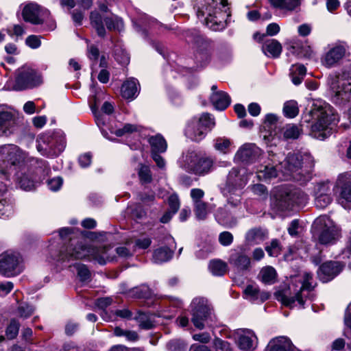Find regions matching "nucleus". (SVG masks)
I'll use <instances>...</instances> for the list:
<instances>
[{
  "instance_id": "f257e3e1",
  "label": "nucleus",
  "mask_w": 351,
  "mask_h": 351,
  "mask_svg": "<svg viewBox=\"0 0 351 351\" xmlns=\"http://www.w3.org/2000/svg\"><path fill=\"white\" fill-rule=\"evenodd\" d=\"M70 243L60 251L58 261L67 263L69 267L76 269L77 274L81 281H86L90 278V271L85 265L78 263H71L72 261L88 259L95 260L99 264H105L110 259L108 249L105 247H93L88 246L82 241L69 237Z\"/></svg>"
},
{
  "instance_id": "f03ea898",
  "label": "nucleus",
  "mask_w": 351,
  "mask_h": 351,
  "mask_svg": "<svg viewBox=\"0 0 351 351\" xmlns=\"http://www.w3.org/2000/svg\"><path fill=\"white\" fill-rule=\"evenodd\" d=\"M278 165L282 173L280 179L293 180L303 184L312 178L314 160L308 153H289Z\"/></svg>"
},
{
  "instance_id": "7ed1b4c3",
  "label": "nucleus",
  "mask_w": 351,
  "mask_h": 351,
  "mask_svg": "<svg viewBox=\"0 0 351 351\" xmlns=\"http://www.w3.org/2000/svg\"><path fill=\"white\" fill-rule=\"evenodd\" d=\"M304 121H312L310 135L323 141L331 135L335 117L333 109L329 104L322 100H316L313 102L308 115L304 117Z\"/></svg>"
},
{
  "instance_id": "20e7f679",
  "label": "nucleus",
  "mask_w": 351,
  "mask_h": 351,
  "mask_svg": "<svg viewBox=\"0 0 351 351\" xmlns=\"http://www.w3.org/2000/svg\"><path fill=\"white\" fill-rule=\"evenodd\" d=\"M227 0H221L220 7L215 0H208L205 5L199 8L197 16L206 25L213 31L223 29L230 17Z\"/></svg>"
},
{
  "instance_id": "39448f33",
  "label": "nucleus",
  "mask_w": 351,
  "mask_h": 351,
  "mask_svg": "<svg viewBox=\"0 0 351 351\" xmlns=\"http://www.w3.org/2000/svg\"><path fill=\"white\" fill-rule=\"evenodd\" d=\"M315 286L313 276L310 273H304L302 276L293 278L289 285L291 295H282V303L290 308L293 307L295 302L303 306L305 302L304 298L308 296Z\"/></svg>"
},
{
  "instance_id": "423d86ee",
  "label": "nucleus",
  "mask_w": 351,
  "mask_h": 351,
  "mask_svg": "<svg viewBox=\"0 0 351 351\" xmlns=\"http://www.w3.org/2000/svg\"><path fill=\"white\" fill-rule=\"evenodd\" d=\"M23 160L22 151L14 145L0 146V174L4 180L11 179Z\"/></svg>"
},
{
  "instance_id": "0eeeda50",
  "label": "nucleus",
  "mask_w": 351,
  "mask_h": 351,
  "mask_svg": "<svg viewBox=\"0 0 351 351\" xmlns=\"http://www.w3.org/2000/svg\"><path fill=\"white\" fill-rule=\"evenodd\" d=\"M36 149L44 156L55 158L59 156L66 147L64 136L61 134H42L36 140Z\"/></svg>"
},
{
  "instance_id": "6e6552de",
  "label": "nucleus",
  "mask_w": 351,
  "mask_h": 351,
  "mask_svg": "<svg viewBox=\"0 0 351 351\" xmlns=\"http://www.w3.org/2000/svg\"><path fill=\"white\" fill-rule=\"evenodd\" d=\"M190 308L192 315L191 321L195 328L202 330L206 327L213 326L215 316L207 300L202 298H194Z\"/></svg>"
},
{
  "instance_id": "1a4fd4ad",
  "label": "nucleus",
  "mask_w": 351,
  "mask_h": 351,
  "mask_svg": "<svg viewBox=\"0 0 351 351\" xmlns=\"http://www.w3.org/2000/svg\"><path fill=\"white\" fill-rule=\"evenodd\" d=\"M274 204L279 210L292 208L295 206H302L307 202V195L297 189L280 187L274 195Z\"/></svg>"
},
{
  "instance_id": "9d476101",
  "label": "nucleus",
  "mask_w": 351,
  "mask_h": 351,
  "mask_svg": "<svg viewBox=\"0 0 351 351\" xmlns=\"http://www.w3.org/2000/svg\"><path fill=\"white\" fill-rule=\"evenodd\" d=\"M215 121L208 113H204L199 117L193 118L185 129L186 136L194 141L204 138L206 134L214 127Z\"/></svg>"
},
{
  "instance_id": "9b49d317",
  "label": "nucleus",
  "mask_w": 351,
  "mask_h": 351,
  "mask_svg": "<svg viewBox=\"0 0 351 351\" xmlns=\"http://www.w3.org/2000/svg\"><path fill=\"white\" fill-rule=\"evenodd\" d=\"M328 84L337 103L344 104L351 99V76L347 73L331 75Z\"/></svg>"
},
{
  "instance_id": "f8f14e48",
  "label": "nucleus",
  "mask_w": 351,
  "mask_h": 351,
  "mask_svg": "<svg viewBox=\"0 0 351 351\" xmlns=\"http://www.w3.org/2000/svg\"><path fill=\"white\" fill-rule=\"evenodd\" d=\"M90 20L92 26L96 29L97 34L101 37L106 35L104 23L110 31L121 32L124 28L122 19L113 14L101 16L97 11H93L90 14Z\"/></svg>"
},
{
  "instance_id": "ddd939ff",
  "label": "nucleus",
  "mask_w": 351,
  "mask_h": 351,
  "mask_svg": "<svg viewBox=\"0 0 351 351\" xmlns=\"http://www.w3.org/2000/svg\"><path fill=\"white\" fill-rule=\"evenodd\" d=\"M23 258L19 253L6 251L0 254V274L6 278L19 275L23 271Z\"/></svg>"
},
{
  "instance_id": "4468645a",
  "label": "nucleus",
  "mask_w": 351,
  "mask_h": 351,
  "mask_svg": "<svg viewBox=\"0 0 351 351\" xmlns=\"http://www.w3.org/2000/svg\"><path fill=\"white\" fill-rule=\"evenodd\" d=\"M315 228L320 231L318 239L321 244L333 243L339 237V229L327 216H320L314 222Z\"/></svg>"
},
{
  "instance_id": "2eb2a0df",
  "label": "nucleus",
  "mask_w": 351,
  "mask_h": 351,
  "mask_svg": "<svg viewBox=\"0 0 351 351\" xmlns=\"http://www.w3.org/2000/svg\"><path fill=\"white\" fill-rule=\"evenodd\" d=\"M228 338L232 339L237 347L243 351L254 350L258 346V338L250 329L239 328L231 331Z\"/></svg>"
},
{
  "instance_id": "dca6fc26",
  "label": "nucleus",
  "mask_w": 351,
  "mask_h": 351,
  "mask_svg": "<svg viewBox=\"0 0 351 351\" xmlns=\"http://www.w3.org/2000/svg\"><path fill=\"white\" fill-rule=\"evenodd\" d=\"M41 82L40 75L34 69L23 66L18 70L14 88L16 90H22L33 88L40 84Z\"/></svg>"
},
{
  "instance_id": "f3484780",
  "label": "nucleus",
  "mask_w": 351,
  "mask_h": 351,
  "mask_svg": "<svg viewBox=\"0 0 351 351\" xmlns=\"http://www.w3.org/2000/svg\"><path fill=\"white\" fill-rule=\"evenodd\" d=\"M347 46L342 43H337L328 46V49L321 58L322 65L332 68L339 65L346 56Z\"/></svg>"
},
{
  "instance_id": "a211bd4d",
  "label": "nucleus",
  "mask_w": 351,
  "mask_h": 351,
  "mask_svg": "<svg viewBox=\"0 0 351 351\" xmlns=\"http://www.w3.org/2000/svg\"><path fill=\"white\" fill-rule=\"evenodd\" d=\"M262 155L261 149L254 143H245L236 152L234 160L245 164L254 163L258 160Z\"/></svg>"
},
{
  "instance_id": "6ab92c4d",
  "label": "nucleus",
  "mask_w": 351,
  "mask_h": 351,
  "mask_svg": "<svg viewBox=\"0 0 351 351\" xmlns=\"http://www.w3.org/2000/svg\"><path fill=\"white\" fill-rule=\"evenodd\" d=\"M277 163L279 160L276 156L272 155L267 161L260 165L256 169V177L261 181H267L280 176V169H276Z\"/></svg>"
},
{
  "instance_id": "aec40b11",
  "label": "nucleus",
  "mask_w": 351,
  "mask_h": 351,
  "mask_svg": "<svg viewBox=\"0 0 351 351\" xmlns=\"http://www.w3.org/2000/svg\"><path fill=\"white\" fill-rule=\"evenodd\" d=\"M344 265L337 261H329L322 264L319 270L317 275L323 282H327L332 280L343 269Z\"/></svg>"
},
{
  "instance_id": "412c9836",
  "label": "nucleus",
  "mask_w": 351,
  "mask_h": 351,
  "mask_svg": "<svg viewBox=\"0 0 351 351\" xmlns=\"http://www.w3.org/2000/svg\"><path fill=\"white\" fill-rule=\"evenodd\" d=\"M166 243L169 246L160 247L154 251L153 261L155 263L167 262L172 258L173 249L176 247L173 238L171 236L167 237Z\"/></svg>"
},
{
  "instance_id": "4be33fe9",
  "label": "nucleus",
  "mask_w": 351,
  "mask_h": 351,
  "mask_svg": "<svg viewBox=\"0 0 351 351\" xmlns=\"http://www.w3.org/2000/svg\"><path fill=\"white\" fill-rule=\"evenodd\" d=\"M42 8L35 2H29L25 4L22 10L23 19L34 25L42 23L40 17Z\"/></svg>"
},
{
  "instance_id": "5701e85b",
  "label": "nucleus",
  "mask_w": 351,
  "mask_h": 351,
  "mask_svg": "<svg viewBox=\"0 0 351 351\" xmlns=\"http://www.w3.org/2000/svg\"><path fill=\"white\" fill-rule=\"evenodd\" d=\"M202 153L189 149L184 153L180 158L179 163L180 167L187 172L193 173L198 161L201 160Z\"/></svg>"
},
{
  "instance_id": "b1692460",
  "label": "nucleus",
  "mask_w": 351,
  "mask_h": 351,
  "mask_svg": "<svg viewBox=\"0 0 351 351\" xmlns=\"http://www.w3.org/2000/svg\"><path fill=\"white\" fill-rule=\"evenodd\" d=\"M14 123L13 113L4 106H0V136L11 134V128Z\"/></svg>"
},
{
  "instance_id": "393cba45",
  "label": "nucleus",
  "mask_w": 351,
  "mask_h": 351,
  "mask_svg": "<svg viewBox=\"0 0 351 351\" xmlns=\"http://www.w3.org/2000/svg\"><path fill=\"white\" fill-rule=\"evenodd\" d=\"M247 179L241 174V169L232 168L227 178L226 185L224 189H243L247 184Z\"/></svg>"
},
{
  "instance_id": "a878e982",
  "label": "nucleus",
  "mask_w": 351,
  "mask_h": 351,
  "mask_svg": "<svg viewBox=\"0 0 351 351\" xmlns=\"http://www.w3.org/2000/svg\"><path fill=\"white\" fill-rule=\"evenodd\" d=\"M229 263L238 270H246L250 267V259L241 250H233L230 255Z\"/></svg>"
},
{
  "instance_id": "bb28decb",
  "label": "nucleus",
  "mask_w": 351,
  "mask_h": 351,
  "mask_svg": "<svg viewBox=\"0 0 351 351\" xmlns=\"http://www.w3.org/2000/svg\"><path fill=\"white\" fill-rule=\"evenodd\" d=\"M133 23L136 31L138 32H141L142 34H145L149 30L154 32L156 28L162 27L156 21L145 14L133 21Z\"/></svg>"
},
{
  "instance_id": "cd10ccee",
  "label": "nucleus",
  "mask_w": 351,
  "mask_h": 351,
  "mask_svg": "<svg viewBox=\"0 0 351 351\" xmlns=\"http://www.w3.org/2000/svg\"><path fill=\"white\" fill-rule=\"evenodd\" d=\"M267 231L261 228H251L245 233V243L248 245H258L267 238Z\"/></svg>"
},
{
  "instance_id": "c85d7f7f",
  "label": "nucleus",
  "mask_w": 351,
  "mask_h": 351,
  "mask_svg": "<svg viewBox=\"0 0 351 351\" xmlns=\"http://www.w3.org/2000/svg\"><path fill=\"white\" fill-rule=\"evenodd\" d=\"M245 298L252 302H264L269 299L270 294L266 291H261L254 285H249L244 289Z\"/></svg>"
},
{
  "instance_id": "c756f323",
  "label": "nucleus",
  "mask_w": 351,
  "mask_h": 351,
  "mask_svg": "<svg viewBox=\"0 0 351 351\" xmlns=\"http://www.w3.org/2000/svg\"><path fill=\"white\" fill-rule=\"evenodd\" d=\"M293 345L286 337H278L271 339L267 346L268 351H292Z\"/></svg>"
},
{
  "instance_id": "7c9ffc66",
  "label": "nucleus",
  "mask_w": 351,
  "mask_h": 351,
  "mask_svg": "<svg viewBox=\"0 0 351 351\" xmlns=\"http://www.w3.org/2000/svg\"><path fill=\"white\" fill-rule=\"evenodd\" d=\"M216 219L219 223L227 228H232L237 224V219L228 211L227 206L219 208L216 214Z\"/></svg>"
},
{
  "instance_id": "2f4dec72",
  "label": "nucleus",
  "mask_w": 351,
  "mask_h": 351,
  "mask_svg": "<svg viewBox=\"0 0 351 351\" xmlns=\"http://www.w3.org/2000/svg\"><path fill=\"white\" fill-rule=\"evenodd\" d=\"M210 101L215 109L223 110L230 105L231 100L228 93L223 91L212 93Z\"/></svg>"
},
{
  "instance_id": "473e14b6",
  "label": "nucleus",
  "mask_w": 351,
  "mask_h": 351,
  "mask_svg": "<svg viewBox=\"0 0 351 351\" xmlns=\"http://www.w3.org/2000/svg\"><path fill=\"white\" fill-rule=\"evenodd\" d=\"M138 80L135 78L131 77L127 80L122 85L121 95L125 99H133L136 97L138 88Z\"/></svg>"
},
{
  "instance_id": "72a5a7b5",
  "label": "nucleus",
  "mask_w": 351,
  "mask_h": 351,
  "mask_svg": "<svg viewBox=\"0 0 351 351\" xmlns=\"http://www.w3.org/2000/svg\"><path fill=\"white\" fill-rule=\"evenodd\" d=\"M151 146V152L164 153L167 149V143L164 137L160 134L151 136L148 138Z\"/></svg>"
},
{
  "instance_id": "f704fd0d",
  "label": "nucleus",
  "mask_w": 351,
  "mask_h": 351,
  "mask_svg": "<svg viewBox=\"0 0 351 351\" xmlns=\"http://www.w3.org/2000/svg\"><path fill=\"white\" fill-rule=\"evenodd\" d=\"M269 1L274 8L285 12L293 11L300 4V0H269Z\"/></svg>"
},
{
  "instance_id": "c9c22d12",
  "label": "nucleus",
  "mask_w": 351,
  "mask_h": 351,
  "mask_svg": "<svg viewBox=\"0 0 351 351\" xmlns=\"http://www.w3.org/2000/svg\"><path fill=\"white\" fill-rule=\"evenodd\" d=\"M134 319L137 322L141 329L149 330L154 325V316L142 311H138L134 316Z\"/></svg>"
},
{
  "instance_id": "e433bc0d",
  "label": "nucleus",
  "mask_w": 351,
  "mask_h": 351,
  "mask_svg": "<svg viewBox=\"0 0 351 351\" xmlns=\"http://www.w3.org/2000/svg\"><path fill=\"white\" fill-rule=\"evenodd\" d=\"M213 160L211 158L207 157L202 154L201 156V160L198 161L193 173L197 175H204L208 173L213 169Z\"/></svg>"
},
{
  "instance_id": "4c0bfd02",
  "label": "nucleus",
  "mask_w": 351,
  "mask_h": 351,
  "mask_svg": "<svg viewBox=\"0 0 351 351\" xmlns=\"http://www.w3.org/2000/svg\"><path fill=\"white\" fill-rule=\"evenodd\" d=\"M263 50L265 55L278 58L282 52V46L278 40L271 39L265 42Z\"/></svg>"
},
{
  "instance_id": "58836bf2",
  "label": "nucleus",
  "mask_w": 351,
  "mask_h": 351,
  "mask_svg": "<svg viewBox=\"0 0 351 351\" xmlns=\"http://www.w3.org/2000/svg\"><path fill=\"white\" fill-rule=\"evenodd\" d=\"M11 178H14L19 186L25 191H31L34 189L36 180L26 174L19 175L18 171L15 172Z\"/></svg>"
},
{
  "instance_id": "ea45409f",
  "label": "nucleus",
  "mask_w": 351,
  "mask_h": 351,
  "mask_svg": "<svg viewBox=\"0 0 351 351\" xmlns=\"http://www.w3.org/2000/svg\"><path fill=\"white\" fill-rule=\"evenodd\" d=\"M224 194L227 197L228 206L237 208L241 204L242 189H224Z\"/></svg>"
},
{
  "instance_id": "a19ab883",
  "label": "nucleus",
  "mask_w": 351,
  "mask_h": 351,
  "mask_svg": "<svg viewBox=\"0 0 351 351\" xmlns=\"http://www.w3.org/2000/svg\"><path fill=\"white\" fill-rule=\"evenodd\" d=\"M232 144L233 143L230 138L223 136L215 138L213 146L217 152L227 154L230 152Z\"/></svg>"
},
{
  "instance_id": "79ce46f5",
  "label": "nucleus",
  "mask_w": 351,
  "mask_h": 351,
  "mask_svg": "<svg viewBox=\"0 0 351 351\" xmlns=\"http://www.w3.org/2000/svg\"><path fill=\"white\" fill-rule=\"evenodd\" d=\"M209 270L215 276H223L227 271V265L221 260H213L209 263Z\"/></svg>"
},
{
  "instance_id": "37998d69",
  "label": "nucleus",
  "mask_w": 351,
  "mask_h": 351,
  "mask_svg": "<svg viewBox=\"0 0 351 351\" xmlns=\"http://www.w3.org/2000/svg\"><path fill=\"white\" fill-rule=\"evenodd\" d=\"M339 202L345 208H350L349 204L351 203V183H346L342 186Z\"/></svg>"
},
{
  "instance_id": "c03bdc74",
  "label": "nucleus",
  "mask_w": 351,
  "mask_h": 351,
  "mask_svg": "<svg viewBox=\"0 0 351 351\" xmlns=\"http://www.w3.org/2000/svg\"><path fill=\"white\" fill-rule=\"evenodd\" d=\"M283 112L285 117L293 118L298 114L299 109L298 103L294 100L288 101L285 103Z\"/></svg>"
},
{
  "instance_id": "a18cd8bd",
  "label": "nucleus",
  "mask_w": 351,
  "mask_h": 351,
  "mask_svg": "<svg viewBox=\"0 0 351 351\" xmlns=\"http://www.w3.org/2000/svg\"><path fill=\"white\" fill-rule=\"evenodd\" d=\"M302 130L293 124L287 125L283 128V135L286 139H295L301 134Z\"/></svg>"
},
{
  "instance_id": "49530a36",
  "label": "nucleus",
  "mask_w": 351,
  "mask_h": 351,
  "mask_svg": "<svg viewBox=\"0 0 351 351\" xmlns=\"http://www.w3.org/2000/svg\"><path fill=\"white\" fill-rule=\"evenodd\" d=\"M141 127L136 125L126 123L121 129L112 130L111 133L115 134L117 136H122L128 134L140 132Z\"/></svg>"
},
{
  "instance_id": "de8ad7c7",
  "label": "nucleus",
  "mask_w": 351,
  "mask_h": 351,
  "mask_svg": "<svg viewBox=\"0 0 351 351\" xmlns=\"http://www.w3.org/2000/svg\"><path fill=\"white\" fill-rule=\"evenodd\" d=\"M261 280L264 283L271 284L275 281L276 270L272 267H266L261 271Z\"/></svg>"
},
{
  "instance_id": "09e8293b",
  "label": "nucleus",
  "mask_w": 351,
  "mask_h": 351,
  "mask_svg": "<svg viewBox=\"0 0 351 351\" xmlns=\"http://www.w3.org/2000/svg\"><path fill=\"white\" fill-rule=\"evenodd\" d=\"M194 207L196 218L198 220L205 219L208 213H209L207 204L204 202H197L194 204Z\"/></svg>"
},
{
  "instance_id": "8fccbe9b",
  "label": "nucleus",
  "mask_w": 351,
  "mask_h": 351,
  "mask_svg": "<svg viewBox=\"0 0 351 351\" xmlns=\"http://www.w3.org/2000/svg\"><path fill=\"white\" fill-rule=\"evenodd\" d=\"M331 183L329 181L317 183L314 187V195H331Z\"/></svg>"
},
{
  "instance_id": "3c124183",
  "label": "nucleus",
  "mask_w": 351,
  "mask_h": 351,
  "mask_svg": "<svg viewBox=\"0 0 351 351\" xmlns=\"http://www.w3.org/2000/svg\"><path fill=\"white\" fill-rule=\"evenodd\" d=\"M12 211V202L10 199L0 197V217H9Z\"/></svg>"
},
{
  "instance_id": "603ef678",
  "label": "nucleus",
  "mask_w": 351,
  "mask_h": 351,
  "mask_svg": "<svg viewBox=\"0 0 351 351\" xmlns=\"http://www.w3.org/2000/svg\"><path fill=\"white\" fill-rule=\"evenodd\" d=\"M20 324L19 322L16 320L15 319H12L10 321V324L7 327L5 335L8 339H14L18 333L19 330Z\"/></svg>"
},
{
  "instance_id": "864d4df0",
  "label": "nucleus",
  "mask_w": 351,
  "mask_h": 351,
  "mask_svg": "<svg viewBox=\"0 0 351 351\" xmlns=\"http://www.w3.org/2000/svg\"><path fill=\"white\" fill-rule=\"evenodd\" d=\"M315 204L317 208H324L328 206L332 200L331 195H314Z\"/></svg>"
},
{
  "instance_id": "5fc2aeb1",
  "label": "nucleus",
  "mask_w": 351,
  "mask_h": 351,
  "mask_svg": "<svg viewBox=\"0 0 351 351\" xmlns=\"http://www.w3.org/2000/svg\"><path fill=\"white\" fill-rule=\"evenodd\" d=\"M269 256L276 257L280 252V247L278 240L274 239L271 242L270 245L267 246L265 248Z\"/></svg>"
},
{
  "instance_id": "6e6d98bb",
  "label": "nucleus",
  "mask_w": 351,
  "mask_h": 351,
  "mask_svg": "<svg viewBox=\"0 0 351 351\" xmlns=\"http://www.w3.org/2000/svg\"><path fill=\"white\" fill-rule=\"evenodd\" d=\"M34 311V308L32 306H30L28 304H22L18 308V312L19 315L23 318H27Z\"/></svg>"
},
{
  "instance_id": "4d7b16f0",
  "label": "nucleus",
  "mask_w": 351,
  "mask_h": 351,
  "mask_svg": "<svg viewBox=\"0 0 351 351\" xmlns=\"http://www.w3.org/2000/svg\"><path fill=\"white\" fill-rule=\"evenodd\" d=\"M250 189L254 195H256L262 198H265L267 196V188L261 184H256L252 185Z\"/></svg>"
},
{
  "instance_id": "13d9d810",
  "label": "nucleus",
  "mask_w": 351,
  "mask_h": 351,
  "mask_svg": "<svg viewBox=\"0 0 351 351\" xmlns=\"http://www.w3.org/2000/svg\"><path fill=\"white\" fill-rule=\"evenodd\" d=\"M113 315L115 317L114 318L119 317L123 319H134L133 313L128 308H123L114 311Z\"/></svg>"
},
{
  "instance_id": "bf43d9fd",
  "label": "nucleus",
  "mask_w": 351,
  "mask_h": 351,
  "mask_svg": "<svg viewBox=\"0 0 351 351\" xmlns=\"http://www.w3.org/2000/svg\"><path fill=\"white\" fill-rule=\"evenodd\" d=\"M63 180L61 177H55L47 182L48 188L52 191H58L62 186Z\"/></svg>"
},
{
  "instance_id": "052dcab7",
  "label": "nucleus",
  "mask_w": 351,
  "mask_h": 351,
  "mask_svg": "<svg viewBox=\"0 0 351 351\" xmlns=\"http://www.w3.org/2000/svg\"><path fill=\"white\" fill-rule=\"evenodd\" d=\"M168 204L169 210L173 212V213H176L180 205L178 196L176 194L170 195L168 199Z\"/></svg>"
},
{
  "instance_id": "680f3d73",
  "label": "nucleus",
  "mask_w": 351,
  "mask_h": 351,
  "mask_svg": "<svg viewBox=\"0 0 351 351\" xmlns=\"http://www.w3.org/2000/svg\"><path fill=\"white\" fill-rule=\"evenodd\" d=\"M152 243V240L148 237H141L135 241V247L140 250L148 248Z\"/></svg>"
},
{
  "instance_id": "e2e57ef3",
  "label": "nucleus",
  "mask_w": 351,
  "mask_h": 351,
  "mask_svg": "<svg viewBox=\"0 0 351 351\" xmlns=\"http://www.w3.org/2000/svg\"><path fill=\"white\" fill-rule=\"evenodd\" d=\"M219 241L222 245L228 246L233 241V235L230 232H222L219 236Z\"/></svg>"
},
{
  "instance_id": "0e129e2a",
  "label": "nucleus",
  "mask_w": 351,
  "mask_h": 351,
  "mask_svg": "<svg viewBox=\"0 0 351 351\" xmlns=\"http://www.w3.org/2000/svg\"><path fill=\"white\" fill-rule=\"evenodd\" d=\"M26 45L32 49H37L41 45L40 37L36 35H31L25 40Z\"/></svg>"
},
{
  "instance_id": "69168bd1",
  "label": "nucleus",
  "mask_w": 351,
  "mask_h": 351,
  "mask_svg": "<svg viewBox=\"0 0 351 351\" xmlns=\"http://www.w3.org/2000/svg\"><path fill=\"white\" fill-rule=\"evenodd\" d=\"M115 59L121 64L126 65L130 62V56L128 53L123 51H117L115 52Z\"/></svg>"
},
{
  "instance_id": "338daca9",
  "label": "nucleus",
  "mask_w": 351,
  "mask_h": 351,
  "mask_svg": "<svg viewBox=\"0 0 351 351\" xmlns=\"http://www.w3.org/2000/svg\"><path fill=\"white\" fill-rule=\"evenodd\" d=\"M214 346L217 350L221 351H230L231 345L228 341H223L220 339H215L214 340Z\"/></svg>"
},
{
  "instance_id": "774afa93",
  "label": "nucleus",
  "mask_w": 351,
  "mask_h": 351,
  "mask_svg": "<svg viewBox=\"0 0 351 351\" xmlns=\"http://www.w3.org/2000/svg\"><path fill=\"white\" fill-rule=\"evenodd\" d=\"M92 162V154L89 152L81 154L78 158V162L81 167H88Z\"/></svg>"
}]
</instances>
